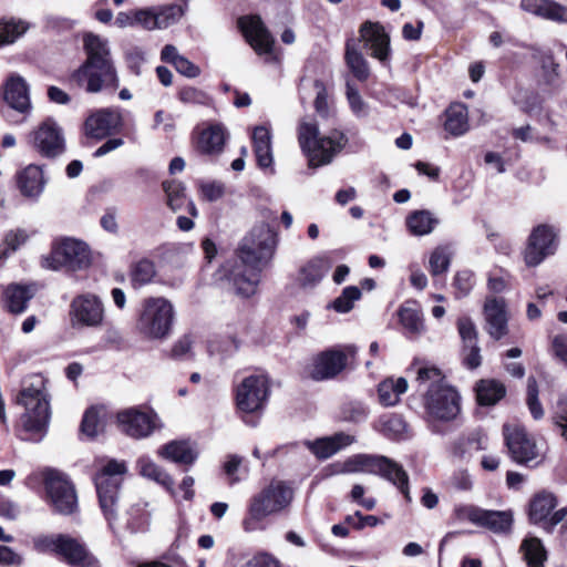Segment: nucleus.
<instances>
[{"instance_id":"nucleus-1","label":"nucleus","mask_w":567,"mask_h":567,"mask_svg":"<svg viewBox=\"0 0 567 567\" xmlns=\"http://www.w3.org/2000/svg\"><path fill=\"white\" fill-rule=\"evenodd\" d=\"M276 246V235L266 225L254 227L244 237L237 249L238 260L224 266L225 276L237 295L248 298L256 293L260 274L270 264Z\"/></svg>"},{"instance_id":"nucleus-2","label":"nucleus","mask_w":567,"mask_h":567,"mask_svg":"<svg viewBox=\"0 0 567 567\" xmlns=\"http://www.w3.org/2000/svg\"><path fill=\"white\" fill-rule=\"evenodd\" d=\"M84 62L72 73L71 80L87 93L115 92L120 79L106 39L87 33L83 39Z\"/></svg>"},{"instance_id":"nucleus-3","label":"nucleus","mask_w":567,"mask_h":567,"mask_svg":"<svg viewBox=\"0 0 567 567\" xmlns=\"http://www.w3.org/2000/svg\"><path fill=\"white\" fill-rule=\"evenodd\" d=\"M416 381L426 386L423 394L424 415L429 423H451L461 414V395L444 381L441 371L434 367L420 368Z\"/></svg>"},{"instance_id":"nucleus-4","label":"nucleus","mask_w":567,"mask_h":567,"mask_svg":"<svg viewBox=\"0 0 567 567\" xmlns=\"http://www.w3.org/2000/svg\"><path fill=\"white\" fill-rule=\"evenodd\" d=\"M292 487L284 481H271L259 493L251 496L247 505V512L243 519L245 532H254L260 528L261 523L271 515L287 509L293 499Z\"/></svg>"},{"instance_id":"nucleus-5","label":"nucleus","mask_w":567,"mask_h":567,"mask_svg":"<svg viewBox=\"0 0 567 567\" xmlns=\"http://www.w3.org/2000/svg\"><path fill=\"white\" fill-rule=\"evenodd\" d=\"M298 142L308 158L309 166L316 168L330 164L344 148L348 137L338 130L321 136L316 122L301 120L298 125Z\"/></svg>"},{"instance_id":"nucleus-6","label":"nucleus","mask_w":567,"mask_h":567,"mask_svg":"<svg viewBox=\"0 0 567 567\" xmlns=\"http://www.w3.org/2000/svg\"><path fill=\"white\" fill-rule=\"evenodd\" d=\"M175 320V308L164 297L143 300L136 321L137 331L147 339L163 340L169 337Z\"/></svg>"},{"instance_id":"nucleus-7","label":"nucleus","mask_w":567,"mask_h":567,"mask_svg":"<svg viewBox=\"0 0 567 567\" xmlns=\"http://www.w3.org/2000/svg\"><path fill=\"white\" fill-rule=\"evenodd\" d=\"M343 470L348 473L364 472L380 475L394 484L404 495L405 499L411 502L406 472L399 463L386 456L358 454L344 462Z\"/></svg>"},{"instance_id":"nucleus-8","label":"nucleus","mask_w":567,"mask_h":567,"mask_svg":"<svg viewBox=\"0 0 567 567\" xmlns=\"http://www.w3.org/2000/svg\"><path fill=\"white\" fill-rule=\"evenodd\" d=\"M18 403L25 408L21 416L23 430L30 434L29 439L40 441L47 433L51 411L47 394L34 386L24 388Z\"/></svg>"},{"instance_id":"nucleus-9","label":"nucleus","mask_w":567,"mask_h":567,"mask_svg":"<svg viewBox=\"0 0 567 567\" xmlns=\"http://www.w3.org/2000/svg\"><path fill=\"white\" fill-rule=\"evenodd\" d=\"M91 264V252L87 245L74 238H63L54 243L51 254L43 259V267L59 270L63 267L76 271L85 269Z\"/></svg>"},{"instance_id":"nucleus-10","label":"nucleus","mask_w":567,"mask_h":567,"mask_svg":"<svg viewBox=\"0 0 567 567\" xmlns=\"http://www.w3.org/2000/svg\"><path fill=\"white\" fill-rule=\"evenodd\" d=\"M126 472L125 463L115 460L110 461L95 476V487L101 509L112 525L116 518V501L122 482L121 476Z\"/></svg>"},{"instance_id":"nucleus-11","label":"nucleus","mask_w":567,"mask_h":567,"mask_svg":"<svg viewBox=\"0 0 567 567\" xmlns=\"http://www.w3.org/2000/svg\"><path fill=\"white\" fill-rule=\"evenodd\" d=\"M104 318V303L95 293L76 295L70 302L69 319L74 329L99 328L103 324Z\"/></svg>"},{"instance_id":"nucleus-12","label":"nucleus","mask_w":567,"mask_h":567,"mask_svg":"<svg viewBox=\"0 0 567 567\" xmlns=\"http://www.w3.org/2000/svg\"><path fill=\"white\" fill-rule=\"evenodd\" d=\"M44 486L54 512L62 515L73 514L78 508V496L73 484L60 471L49 468L44 472Z\"/></svg>"},{"instance_id":"nucleus-13","label":"nucleus","mask_w":567,"mask_h":567,"mask_svg":"<svg viewBox=\"0 0 567 567\" xmlns=\"http://www.w3.org/2000/svg\"><path fill=\"white\" fill-rule=\"evenodd\" d=\"M268 396L269 382L264 374L249 375L236 388V404L238 410L245 414L262 410Z\"/></svg>"},{"instance_id":"nucleus-14","label":"nucleus","mask_w":567,"mask_h":567,"mask_svg":"<svg viewBox=\"0 0 567 567\" xmlns=\"http://www.w3.org/2000/svg\"><path fill=\"white\" fill-rule=\"evenodd\" d=\"M357 348L347 346L344 350L330 349L319 353L312 362L310 377L316 381L337 377L344 370L349 357H354Z\"/></svg>"},{"instance_id":"nucleus-15","label":"nucleus","mask_w":567,"mask_h":567,"mask_svg":"<svg viewBox=\"0 0 567 567\" xmlns=\"http://www.w3.org/2000/svg\"><path fill=\"white\" fill-rule=\"evenodd\" d=\"M32 147L43 157L53 158L64 152V137L56 123L48 118L30 135Z\"/></svg>"},{"instance_id":"nucleus-16","label":"nucleus","mask_w":567,"mask_h":567,"mask_svg":"<svg viewBox=\"0 0 567 567\" xmlns=\"http://www.w3.org/2000/svg\"><path fill=\"white\" fill-rule=\"evenodd\" d=\"M557 235L553 227L539 225L532 231L524 252L527 266H538L547 256L555 252L557 248Z\"/></svg>"},{"instance_id":"nucleus-17","label":"nucleus","mask_w":567,"mask_h":567,"mask_svg":"<svg viewBox=\"0 0 567 567\" xmlns=\"http://www.w3.org/2000/svg\"><path fill=\"white\" fill-rule=\"evenodd\" d=\"M237 24L246 41L258 55L272 53L275 39L259 16H243L238 19Z\"/></svg>"},{"instance_id":"nucleus-18","label":"nucleus","mask_w":567,"mask_h":567,"mask_svg":"<svg viewBox=\"0 0 567 567\" xmlns=\"http://www.w3.org/2000/svg\"><path fill=\"white\" fill-rule=\"evenodd\" d=\"M503 432L508 451L515 462L529 464L538 457L536 443L524 429L505 424Z\"/></svg>"},{"instance_id":"nucleus-19","label":"nucleus","mask_w":567,"mask_h":567,"mask_svg":"<svg viewBox=\"0 0 567 567\" xmlns=\"http://www.w3.org/2000/svg\"><path fill=\"white\" fill-rule=\"evenodd\" d=\"M117 423L126 435L143 439L151 435L156 427V415L131 408L117 413Z\"/></svg>"},{"instance_id":"nucleus-20","label":"nucleus","mask_w":567,"mask_h":567,"mask_svg":"<svg viewBox=\"0 0 567 567\" xmlns=\"http://www.w3.org/2000/svg\"><path fill=\"white\" fill-rule=\"evenodd\" d=\"M123 126L122 112L117 107H106L92 113L85 121L86 134L104 138Z\"/></svg>"},{"instance_id":"nucleus-21","label":"nucleus","mask_w":567,"mask_h":567,"mask_svg":"<svg viewBox=\"0 0 567 567\" xmlns=\"http://www.w3.org/2000/svg\"><path fill=\"white\" fill-rule=\"evenodd\" d=\"M485 330L496 341L508 333V315L503 298H487L484 305Z\"/></svg>"},{"instance_id":"nucleus-22","label":"nucleus","mask_w":567,"mask_h":567,"mask_svg":"<svg viewBox=\"0 0 567 567\" xmlns=\"http://www.w3.org/2000/svg\"><path fill=\"white\" fill-rule=\"evenodd\" d=\"M360 40L371 51V56L381 62L388 61L391 52L390 37L380 23L364 22L360 28Z\"/></svg>"},{"instance_id":"nucleus-23","label":"nucleus","mask_w":567,"mask_h":567,"mask_svg":"<svg viewBox=\"0 0 567 567\" xmlns=\"http://www.w3.org/2000/svg\"><path fill=\"white\" fill-rule=\"evenodd\" d=\"M56 556L71 567H100L99 559L75 538L63 534Z\"/></svg>"},{"instance_id":"nucleus-24","label":"nucleus","mask_w":567,"mask_h":567,"mask_svg":"<svg viewBox=\"0 0 567 567\" xmlns=\"http://www.w3.org/2000/svg\"><path fill=\"white\" fill-rule=\"evenodd\" d=\"M331 268V260L327 256H317L300 267L296 281L302 289L317 287Z\"/></svg>"},{"instance_id":"nucleus-25","label":"nucleus","mask_w":567,"mask_h":567,"mask_svg":"<svg viewBox=\"0 0 567 567\" xmlns=\"http://www.w3.org/2000/svg\"><path fill=\"white\" fill-rule=\"evenodd\" d=\"M17 185L24 197L31 200H38L45 186L42 168L34 164L28 165L18 173Z\"/></svg>"},{"instance_id":"nucleus-26","label":"nucleus","mask_w":567,"mask_h":567,"mask_svg":"<svg viewBox=\"0 0 567 567\" xmlns=\"http://www.w3.org/2000/svg\"><path fill=\"white\" fill-rule=\"evenodd\" d=\"M520 9L558 23H567V7L554 0H520Z\"/></svg>"},{"instance_id":"nucleus-27","label":"nucleus","mask_w":567,"mask_h":567,"mask_svg":"<svg viewBox=\"0 0 567 567\" xmlns=\"http://www.w3.org/2000/svg\"><path fill=\"white\" fill-rule=\"evenodd\" d=\"M353 442L354 436L339 432L331 436L318 439L313 442L306 441L305 444L318 458L326 460L340 450L351 445Z\"/></svg>"},{"instance_id":"nucleus-28","label":"nucleus","mask_w":567,"mask_h":567,"mask_svg":"<svg viewBox=\"0 0 567 567\" xmlns=\"http://www.w3.org/2000/svg\"><path fill=\"white\" fill-rule=\"evenodd\" d=\"M227 136V131L221 124H210L199 133L196 141V148L199 153L205 155L220 154L224 150Z\"/></svg>"},{"instance_id":"nucleus-29","label":"nucleus","mask_w":567,"mask_h":567,"mask_svg":"<svg viewBox=\"0 0 567 567\" xmlns=\"http://www.w3.org/2000/svg\"><path fill=\"white\" fill-rule=\"evenodd\" d=\"M4 101L20 113L30 110L29 87L21 76L14 75L8 79L4 85Z\"/></svg>"},{"instance_id":"nucleus-30","label":"nucleus","mask_w":567,"mask_h":567,"mask_svg":"<svg viewBox=\"0 0 567 567\" xmlns=\"http://www.w3.org/2000/svg\"><path fill=\"white\" fill-rule=\"evenodd\" d=\"M398 316L406 336L410 338L419 337L425 331L423 313L415 300L405 301L399 308Z\"/></svg>"},{"instance_id":"nucleus-31","label":"nucleus","mask_w":567,"mask_h":567,"mask_svg":"<svg viewBox=\"0 0 567 567\" xmlns=\"http://www.w3.org/2000/svg\"><path fill=\"white\" fill-rule=\"evenodd\" d=\"M158 454L174 463L190 466L198 457V451L188 441H172L158 450Z\"/></svg>"},{"instance_id":"nucleus-32","label":"nucleus","mask_w":567,"mask_h":567,"mask_svg":"<svg viewBox=\"0 0 567 567\" xmlns=\"http://www.w3.org/2000/svg\"><path fill=\"white\" fill-rule=\"evenodd\" d=\"M33 296L34 290L32 286H23L19 284L9 285L3 292L6 307L12 313L23 312Z\"/></svg>"},{"instance_id":"nucleus-33","label":"nucleus","mask_w":567,"mask_h":567,"mask_svg":"<svg viewBox=\"0 0 567 567\" xmlns=\"http://www.w3.org/2000/svg\"><path fill=\"white\" fill-rule=\"evenodd\" d=\"M556 497L548 492L536 494L529 504V518L535 524H547L549 514L556 507Z\"/></svg>"},{"instance_id":"nucleus-34","label":"nucleus","mask_w":567,"mask_h":567,"mask_svg":"<svg viewBox=\"0 0 567 567\" xmlns=\"http://www.w3.org/2000/svg\"><path fill=\"white\" fill-rule=\"evenodd\" d=\"M444 128L453 136H460L468 130V112L464 104L455 103L446 110Z\"/></svg>"},{"instance_id":"nucleus-35","label":"nucleus","mask_w":567,"mask_h":567,"mask_svg":"<svg viewBox=\"0 0 567 567\" xmlns=\"http://www.w3.org/2000/svg\"><path fill=\"white\" fill-rule=\"evenodd\" d=\"M513 524V514L511 511H488L481 512L477 526L488 528L493 533H506Z\"/></svg>"},{"instance_id":"nucleus-36","label":"nucleus","mask_w":567,"mask_h":567,"mask_svg":"<svg viewBox=\"0 0 567 567\" xmlns=\"http://www.w3.org/2000/svg\"><path fill=\"white\" fill-rule=\"evenodd\" d=\"M408 390V381L404 378L386 379L378 386L379 401L384 406H393L399 403L401 394Z\"/></svg>"},{"instance_id":"nucleus-37","label":"nucleus","mask_w":567,"mask_h":567,"mask_svg":"<svg viewBox=\"0 0 567 567\" xmlns=\"http://www.w3.org/2000/svg\"><path fill=\"white\" fill-rule=\"evenodd\" d=\"M476 399L480 405H494L506 393L505 385L494 379L481 380L475 388Z\"/></svg>"},{"instance_id":"nucleus-38","label":"nucleus","mask_w":567,"mask_h":567,"mask_svg":"<svg viewBox=\"0 0 567 567\" xmlns=\"http://www.w3.org/2000/svg\"><path fill=\"white\" fill-rule=\"evenodd\" d=\"M439 220L429 210H415L406 217V226L414 236L431 234Z\"/></svg>"},{"instance_id":"nucleus-39","label":"nucleus","mask_w":567,"mask_h":567,"mask_svg":"<svg viewBox=\"0 0 567 567\" xmlns=\"http://www.w3.org/2000/svg\"><path fill=\"white\" fill-rule=\"evenodd\" d=\"M344 58L348 68L359 81H365L369 78L370 71L368 62L357 49L353 40L347 41Z\"/></svg>"},{"instance_id":"nucleus-40","label":"nucleus","mask_w":567,"mask_h":567,"mask_svg":"<svg viewBox=\"0 0 567 567\" xmlns=\"http://www.w3.org/2000/svg\"><path fill=\"white\" fill-rule=\"evenodd\" d=\"M137 465L142 476L155 481L168 491L173 489V478L164 470L156 465L150 457H141L137 461Z\"/></svg>"},{"instance_id":"nucleus-41","label":"nucleus","mask_w":567,"mask_h":567,"mask_svg":"<svg viewBox=\"0 0 567 567\" xmlns=\"http://www.w3.org/2000/svg\"><path fill=\"white\" fill-rule=\"evenodd\" d=\"M29 28V23L23 20H0V45L13 43L18 38L23 35Z\"/></svg>"},{"instance_id":"nucleus-42","label":"nucleus","mask_w":567,"mask_h":567,"mask_svg":"<svg viewBox=\"0 0 567 567\" xmlns=\"http://www.w3.org/2000/svg\"><path fill=\"white\" fill-rule=\"evenodd\" d=\"M156 275L155 265L150 259H141L132 266L131 282L137 289L150 282Z\"/></svg>"},{"instance_id":"nucleus-43","label":"nucleus","mask_w":567,"mask_h":567,"mask_svg":"<svg viewBox=\"0 0 567 567\" xmlns=\"http://www.w3.org/2000/svg\"><path fill=\"white\" fill-rule=\"evenodd\" d=\"M452 251L449 246H437L429 258V270L433 277L445 274L451 265Z\"/></svg>"},{"instance_id":"nucleus-44","label":"nucleus","mask_w":567,"mask_h":567,"mask_svg":"<svg viewBox=\"0 0 567 567\" xmlns=\"http://www.w3.org/2000/svg\"><path fill=\"white\" fill-rule=\"evenodd\" d=\"M362 291L357 286H348L343 288L340 296H338L330 305L329 308L339 313H347L354 307V302L360 300Z\"/></svg>"},{"instance_id":"nucleus-45","label":"nucleus","mask_w":567,"mask_h":567,"mask_svg":"<svg viewBox=\"0 0 567 567\" xmlns=\"http://www.w3.org/2000/svg\"><path fill=\"white\" fill-rule=\"evenodd\" d=\"M520 549L529 567H543L544 560L546 559V551L539 539H525Z\"/></svg>"},{"instance_id":"nucleus-46","label":"nucleus","mask_w":567,"mask_h":567,"mask_svg":"<svg viewBox=\"0 0 567 567\" xmlns=\"http://www.w3.org/2000/svg\"><path fill=\"white\" fill-rule=\"evenodd\" d=\"M163 189L167 197V206L174 212L182 209L187 202L183 183L175 179L165 181L163 182Z\"/></svg>"},{"instance_id":"nucleus-47","label":"nucleus","mask_w":567,"mask_h":567,"mask_svg":"<svg viewBox=\"0 0 567 567\" xmlns=\"http://www.w3.org/2000/svg\"><path fill=\"white\" fill-rule=\"evenodd\" d=\"M104 414L102 409L91 408L86 410L81 422V432L89 437L96 436L104 429Z\"/></svg>"},{"instance_id":"nucleus-48","label":"nucleus","mask_w":567,"mask_h":567,"mask_svg":"<svg viewBox=\"0 0 567 567\" xmlns=\"http://www.w3.org/2000/svg\"><path fill=\"white\" fill-rule=\"evenodd\" d=\"M155 8L157 29H166L176 23L186 11V4L184 7L179 4H165Z\"/></svg>"},{"instance_id":"nucleus-49","label":"nucleus","mask_w":567,"mask_h":567,"mask_svg":"<svg viewBox=\"0 0 567 567\" xmlns=\"http://www.w3.org/2000/svg\"><path fill=\"white\" fill-rule=\"evenodd\" d=\"M486 442L487 437L482 433V431L476 430L457 441L455 445V453L463 457L466 453L486 449Z\"/></svg>"},{"instance_id":"nucleus-50","label":"nucleus","mask_w":567,"mask_h":567,"mask_svg":"<svg viewBox=\"0 0 567 567\" xmlns=\"http://www.w3.org/2000/svg\"><path fill=\"white\" fill-rule=\"evenodd\" d=\"M63 534H40L32 538L33 549L39 554H58Z\"/></svg>"},{"instance_id":"nucleus-51","label":"nucleus","mask_w":567,"mask_h":567,"mask_svg":"<svg viewBox=\"0 0 567 567\" xmlns=\"http://www.w3.org/2000/svg\"><path fill=\"white\" fill-rule=\"evenodd\" d=\"M406 430V423L396 414L384 415L380 420V431L390 439L401 436Z\"/></svg>"},{"instance_id":"nucleus-52","label":"nucleus","mask_w":567,"mask_h":567,"mask_svg":"<svg viewBox=\"0 0 567 567\" xmlns=\"http://www.w3.org/2000/svg\"><path fill=\"white\" fill-rule=\"evenodd\" d=\"M527 405L535 420L544 416V410L538 400V385L534 377H529L527 380Z\"/></svg>"},{"instance_id":"nucleus-53","label":"nucleus","mask_w":567,"mask_h":567,"mask_svg":"<svg viewBox=\"0 0 567 567\" xmlns=\"http://www.w3.org/2000/svg\"><path fill=\"white\" fill-rule=\"evenodd\" d=\"M178 99L184 104L208 105L210 102V97L207 93L193 86L181 89Z\"/></svg>"},{"instance_id":"nucleus-54","label":"nucleus","mask_w":567,"mask_h":567,"mask_svg":"<svg viewBox=\"0 0 567 567\" xmlns=\"http://www.w3.org/2000/svg\"><path fill=\"white\" fill-rule=\"evenodd\" d=\"M369 414L368 408L361 402H350L344 405L342 416L346 421L353 423L363 422Z\"/></svg>"},{"instance_id":"nucleus-55","label":"nucleus","mask_w":567,"mask_h":567,"mask_svg":"<svg viewBox=\"0 0 567 567\" xmlns=\"http://www.w3.org/2000/svg\"><path fill=\"white\" fill-rule=\"evenodd\" d=\"M135 21H136V25H138L145 30L152 31V30L157 29L156 8L151 7V8H144V9H136L135 10Z\"/></svg>"},{"instance_id":"nucleus-56","label":"nucleus","mask_w":567,"mask_h":567,"mask_svg":"<svg viewBox=\"0 0 567 567\" xmlns=\"http://www.w3.org/2000/svg\"><path fill=\"white\" fill-rule=\"evenodd\" d=\"M453 286L456 289L457 298L467 296L474 286L473 274L467 270L457 272L455 275Z\"/></svg>"},{"instance_id":"nucleus-57","label":"nucleus","mask_w":567,"mask_h":567,"mask_svg":"<svg viewBox=\"0 0 567 567\" xmlns=\"http://www.w3.org/2000/svg\"><path fill=\"white\" fill-rule=\"evenodd\" d=\"M347 99L350 104L351 111L357 116H363L367 114V104L364 103L363 99L361 97L359 91L351 84L347 83Z\"/></svg>"},{"instance_id":"nucleus-58","label":"nucleus","mask_w":567,"mask_h":567,"mask_svg":"<svg viewBox=\"0 0 567 567\" xmlns=\"http://www.w3.org/2000/svg\"><path fill=\"white\" fill-rule=\"evenodd\" d=\"M457 329L465 346L477 343V330L474 322L470 318H460L457 321Z\"/></svg>"},{"instance_id":"nucleus-59","label":"nucleus","mask_w":567,"mask_h":567,"mask_svg":"<svg viewBox=\"0 0 567 567\" xmlns=\"http://www.w3.org/2000/svg\"><path fill=\"white\" fill-rule=\"evenodd\" d=\"M200 193L204 199L208 202H216L225 195V185L216 181L202 183Z\"/></svg>"},{"instance_id":"nucleus-60","label":"nucleus","mask_w":567,"mask_h":567,"mask_svg":"<svg viewBox=\"0 0 567 567\" xmlns=\"http://www.w3.org/2000/svg\"><path fill=\"white\" fill-rule=\"evenodd\" d=\"M482 508L474 505H458L454 509L455 517L458 520H468L475 525L478 524Z\"/></svg>"},{"instance_id":"nucleus-61","label":"nucleus","mask_w":567,"mask_h":567,"mask_svg":"<svg viewBox=\"0 0 567 567\" xmlns=\"http://www.w3.org/2000/svg\"><path fill=\"white\" fill-rule=\"evenodd\" d=\"M29 239V235L24 229L10 230L4 238L8 249L13 252L20 248Z\"/></svg>"},{"instance_id":"nucleus-62","label":"nucleus","mask_w":567,"mask_h":567,"mask_svg":"<svg viewBox=\"0 0 567 567\" xmlns=\"http://www.w3.org/2000/svg\"><path fill=\"white\" fill-rule=\"evenodd\" d=\"M481 349L477 343L464 344V363L470 369H476L481 365Z\"/></svg>"},{"instance_id":"nucleus-63","label":"nucleus","mask_w":567,"mask_h":567,"mask_svg":"<svg viewBox=\"0 0 567 567\" xmlns=\"http://www.w3.org/2000/svg\"><path fill=\"white\" fill-rule=\"evenodd\" d=\"M554 420L555 423L560 427L561 435L567 439V399H560L558 401Z\"/></svg>"},{"instance_id":"nucleus-64","label":"nucleus","mask_w":567,"mask_h":567,"mask_svg":"<svg viewBox=\"0 0 567 567\" xmlns=\"http://www.w3.org/2000/svg\"><path fill=\"white\" fill-rule=\"evenodd\" d=\"M243 567H280V564L272 556L262 553L254 556Z\"/></svg>"}]
</instances>
